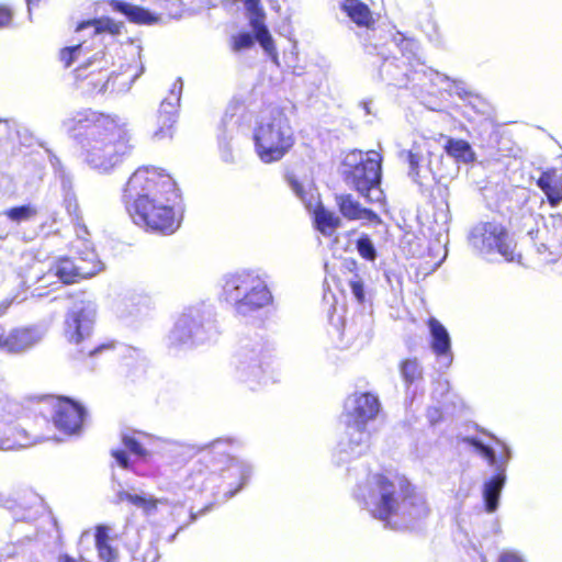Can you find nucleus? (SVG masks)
Wrapping results in <instances>:
<instances>
[{"label":"nucleus","instance_id":"1","mask_svg":"<svg viewBox=\"0 0 562 562\" xmlns=\"http://www.w3.org/2000/svg\"><path fill=\"white\" fill-rule=\"evenodd\" d=\"M63 127L77 142L83 162L100 175L112 173L135 148L128 122L115 114L86 109L66 117Z\"/></svg>","mask_w":562,"mask_h":562},{"label":"nucleus","instance_id":"2","mask_svg":"<svg viewBox=\"0 0 562 562\" xmlns=\"http://www.w3.org/2000/svg\"><path fill=\"white\" fill-rule=\"evenodd\" d=\"M179 198L175 180L154 166L137 168L123 191V202L133 222L164 235L175 233L180 226L175 212Z\"/></svg>","mask_w":562,"mask_h":562},{"label":"nucleus","instance_id":"3","mask_svg":"<svg viewBox=\"0 0 562 562\" xmlns=\"http://www.w3.org/2000/svg\"><path fill=\"white\" fill-rule=\"evenodd\" d=\"M355 497L373 517L394 528L413 527L429 513L424 496L402 476L369 475L366 484L356 488Z\"/></svg>","mask_w":562,"mask_h":562},{"label":"nucleus","instance_id":"4","mask_svg":"<svg viewBox=\"0 0 562 562\" xmlns=\"http://www.w3.org/2000/svg\"><path fill=\"white\" fill-rule=\"evenodd\" d=\"M222 297L240 316H250L272 304L265 277L254 269H238L221 279Z\"/></svg>","mask_w":562,"mask_h":562},{"label":"nucleus","instance_id":"5","mask_svg":"<svg viewBox=\"0 0 562 562\" xmlns=\"http://www.w3.org/2000/svg\"><path fill=\"white\" fill-rule=\"evenodd\" d=\"M228 443L224 440H215L210 443V451L204 457L209 459L210 453L218 454V460L213 463V468L209 470L207 467L199 463L195 464L184 482L186 488L207 491L213 488V483L218 476L228 481L229 488L225 492L226 498L233 497L248 481L252 473V468L246 461L231 457L227 451Z\"/></svg>","mask_w":562,"mask_h":562},{"label":"nucleus","instance_id":"6","mask_svg":"<svg viewBox=\"0 0 562 562\" xmlns=\"http://www.w3.org/2000/svg\"><path fill=\"white\" fill-rule=\"evenodd\" d=\"M254 140L256 151L263 162H274L284 157L294 144V133L281 109L272 108L262 113Z\"/></svg>","mask_w":562,"mask_h":562},{"label":"nucleus","instance_id":"7","mask_svg":"<svg viewBox=\"0 0 562 562\" xmlns=\"http://www.w3.org/2000/svg\"><path fill=\"white\" fill-rule=\"evenodd\" d=\"M381 161L382 157L375 150L367 153L352 150L342 161L346 183L369 202H379L383 198L380 189Z\"/></svg>","mask_w":562,"mask_h":562},{"label":"nucleus","instance_id":"8","mask_svg":"<svg viewBox=\"0 0 562 562\" xmlns=\"http://www.w3.org/2000/svg\"><path fill=\"white\" fill-rule=\"evenodd\" d=\"M218 329L210 308L189 307L176 321L167 336L169 349L189 348L216 339Z\"/></svg>","mask_w":562,"mask_h":562},{"label":"nucleus","instance_id":"9","mask_svg":"<svg viewBox=\"0 0 562 562\" xmlns=\"http://www.w3.org/2000/svg\"><path fill=\"white\" fill-rule=\"evenodd\" d=\"M232 367L235 381L250 391H256L270 381L269 357L260 340H240Z\"/></svg>","mask_w":562,"mask_h":562},{"label":"nucleus","instance_id":"10","mask_svg":"<svg viewBox=\"0 0 562 562\" xmlns=\"http://www.w3.org/2000/svg\"><path fill=\"white\" fill-rule=\"evenodd\" d=\"M75 257H59L50 266L43 280L50 276L57 277L64 284L76 283L82 279H88L103 269V263L99 260L97 252L87 239H78L74 243Z\"/></svg>","mask_w":562,"mask_h":562},{"label":"nucleus","instance_id":"11","mask_svg":"<svg viewBox=\"0 0 562 562\" xmlns=\"http://www.w3.org/2000/svg\"><path fill=\"white\" fill-rule=\"evenodd\" d=\"M465 441L487 461V464L494 471V474L483 484L485 510L494 513L498 508L501 493L507 480L506 471L512 459V450L506 443L501 442L502 452L497 456L493 448L477 438H467Z\"/></svg>","mask_w":562,"mask_h":562},{"label":"nucleus","instance_id":"12","mask_svg":"<svg viewBox=\"0 0 562 562\" xmlns=\"http://www.w3.org/2000/svg\"><path fill=\"white\" fill-rule=\"evenodd\" d=\"M122 23H116L111 19H93L81 22L76 29L77 44L65 47L60 52V59L65 67H70L80 57H86L92 49L101 47L104 33L110 35L120 34Z\"/></svg>","mask_w":562,"mask_h":562},{"label":"nucleus","instance_id":"13","mask_svg":"<svg viewBox=\"0 0 562 562\" xmlns=\"http://www.w3.org/2000/svg\"><path fill=\"white\" fill-rule=\"evenodd\" d=\"M398 66L393 61L384 60L381 67V74L386 75L392 80V83L397 87H408V83L415 86L426 87L427 83L430 86H437L440 83H449V88L461 99L470 97L472 93L469 90L468 85L460 79H451L447 75L440 74L431 68H427L423 64H418V68L409 69L404 72L401 77L397 74Z\"/></svg>","mask_w":562,"mask_h":562},{"label":"nucleus","instance_id":"14","mask_svg":"<svg viewBox=\"0 0 562 562\" xmlns=\"http://www.w3.org/2000/svg\"><path fill=\"white\" fill-rule=\"evenodd\" d=\"M469 241L482 255L499 254L506 261L516 260L513 241L505 228L496 222L476 224L471 229Z\"/></svg>","mask_w":562,"mask_h":562},{"label":"nucleus","instance_id":"15","mask_svg":"<svg viewBox=\"0 0 562 562\" xmlns=\"http://www.w3.org/2000/svg\"><path fill=\"white\" fill-rule=\"evenodd\" d=\"M95 312V304L90 300H80L74 303L65 321V334L70 342L80 345L90 337Z\"/></svg>","mask_w":562,"mask_h":562},{"label":"nucleus","instance_id":"16","mask_svg":"<svg viewBox=\"0 0 562 562\" xmlns=\"http://www.w3.org/2000/svg\"><path fill=\"white\" fill-rule=\"evenodd\" d=\"M370 432L366 426L346 420V430L336 448L338 463H345L367 453L370 448Z\"/></svg>","mask_w":562,"mask_h":562},{"label":"nucleus","instance_id":"17","mask_svg":"<svg viewBox=\"0 0 562 562\" xmlns=\"http://www.w3.org/2000/svg\"><path fill=\"white\" fill-rule=\"evenodd\" d=\"M182 88V79L178 78L172 83L168 95L161 101L157 116L158 128L153 134L154 139L160 140L172 136L173 125L178 116Z\"/></svg>","mask_w":562,"mask_h":562},{"label":"nucleus","instance_id":"18","mask_svg":"<svg viewBox=\"0 0 562 562\" xmlns=\"http://www.w3.org/2000/svg\"><path fill=\"white\" fill-rule=\"evenodd\" d=\"M53 407L56 428L67 435L77 434L81 429L86 412L80 404L69 398H58Z\"/></svg>","mask_w":562,"mask_h":562},{"label":"nucleus","instance_id":"19","mask_svg":"<svg viewBox=\"0 0 562 562\" xmlns=\"http://www.w3.org/2000/svg\"><path fill=\"white\" fill-rule=\"evenodd\" d=\"M240 106L229 108L221 120L217 128V140L221 157L224 161H233L234 142L240 130V115L238 111Z\"/></svg>","mask_w":562,"mask_h":562},{"label":"nucleus","instance_id":"20","mask_svg":"<svg viewBox=\"0 0 562 562\" xmlns=\"http://www.w3.org/2000/svg\"><path fill=\"white\" fill-rule=\"evenodd\" d=\"M380 408V401L374 394L369 392L356 394L346 404V420L367 427V424L376 417Z\"/></svg>","mask_w":562,"mask_h":562},{"label":"nucleus","instance_id":"21","mask_svg":"<svg viewBox=\"0 0 562 562\" xmlns=\"http://www.w3.org/2000/svg\"><path fill=\"white\" fill-rule=\"evenodd\" d=\"M44 334L45 331L38 326L15 328L2 338L3 348L11 353L26 352L43 339Z\"/></svg>","mask_w":562,"mask_h":562},{"label":"nucleus","instance_id":"22","mask_svg":"<svg viewBox=\"0 0 562 562\" xmlns=\"http://www.w3.org/2000/svg\"><path fill=\"white\" fill-rule=\"evenodd\" d=\"M430 348L438 360L447 368L452 363L451 338L447 328L435 317L428 321Z\"/></svg>","mask_w":562,"mask_h":562},{"label":"nucleus","instance_id":"23","mask_svg":"<svg viewBox=\"0 0 562 562\" xmlns=\"http://www.w3.org/2000/svg\"><path fill=\"white\" fill-rule=\"evenodd\" d=\"M336 204L340 214L349 221H361L363 224H381L380 216L371 209L364 207L351 194H337Z\"/></svg>","mask_w":562,"mask_h":562},{"label":"nucleus","instance_id":"24","mask_svg":"<svg viewBox=\"0 0 562 562\" xmlns=\"http://www.w3.org/2000/svg\"><path fill=\"white\" fill-rule=\"evenodd\" d=\"M110 7L113 11L123 14L128 21L133 23L153 24L158 21V16L150 11L121 0H112L110 2Z\"/></svg>","mask_w":562,"mask_h":562},{"label":"nucleus","instance_id":"25","mask_svg":"<svg viewBox=\"0 0 562 562\" xmlns=\"http://www.w3.org/2000/svg\"><path fill=\"white\" fill-rule=\"evenodd\" d=\"M144 67H140V70L134 75L119 74L115 76H110L105 81L102 82H93L89 81V85L93 86V90H97L99 93H105L109 89L113 92H127L135 80L143 74Z\"/></svg>","mask_w":562,"mask_h":562},{"label":"nucleus","instance_id":"26","mask_svg":"<svg viewBox=\"0 0 562 562\" xmlns=\"http://www.w3.org/2000/svg\"><path fill=\"white\" fill-rule=\"evenodd\" d=\"M406 159L409 165L408 176L412 180L423 189L426 184L425 180L431 175L429 162L425 165L426 158L415 148L406 153Z\"/></svg>","mask_w":562,"mask_h":562},{"label":"nucleus","instance_id":"27","mask_svg":"<svg viewBox=\"0 0 562 562\" xmlns=\"http://www.w3.org/2000/svg\"><path fill=\"white\" fill-rule=\"evenodd\" d=\"M340 7L357 25L369 29L373 23L372 13L366 3L359 0H351L349 2H342Z\"/></svg>","mask_w":562,"mask_h":562},{"label":"nucleus","instance_id":"28","mask_svg":"<svg viewBox=\"0 0 562 562\" xmlns=\"http://www.w3.org/2000/svg\"><path fill=\"white\" fill-rule=\"evenodd\" d=\"M314 221L317 231L324 236L330 237L335 234L336 229L341 225V220L334 212L319 206L315 210Z\"/></svg>","mask_w":562,"mask_h":562},{"label":"nucleus","instance_id":"29","mask_svg":"<svg viewBox=\"0 0 562 562\" xmlns=\"http://www.w3.org/2000/svg\"><path fill=\"white\" fill-rule=\"evenodd\" d=\"M446 153L460 162H471L475 158V154L467 140L449 138L445 144Z\"/></svg>","mask_w":562,"mask_h":562},{"label":"nucleus","instance_id":"30","mask_svg":"<svg viewBox=\"0 0 562 562\" xmlns=\"http://www.w3.org/2000/svg\"><path fill=\"white\" fill-rule=\"evenodd\" d=\"M391 43L400 49L402 56L408 61L411 68H413L412 61L416 57V52L418 49L417 42L405 37L401 32H395L392 35Z\"/></svg>","mask_w":562,"mask_h":562},{"label":"nucleus","instance_id":"31","mask_svg":"<svg viewBox=\"0 0 562 562\" xmlns=\"http://www.w3.org/2000/svg\"><path fill=\"white\" fill-rule=\"evenodd\" d=\"M66 209L68 214L71 216V221L76 226L77 239L80 241L81 239H86V235H88V229L86 225L82 223V217L79 212V205L76 199L71 196H67L66 200Z\"/></svg>","mask_w":562,"mask_h":562},{"label":"nucleus","instance_id":"32","mask_svg":"<svg viewBox=\"0 0 562 562\" xmlns=\"http://www.w3.org/2000/svg\"><path fill=\"white\" fill-rule=\"evenodd\" d=\"M5 216L14 223L29 222L37 215V209L31 204L11 207L4 212Z\"/></svg>","mask_w":562,"mask_h":562},{"label":"nucleus","instance_id":"33","mask_svg":"<svg viewBox=\"0 0 562 562\" xmlns=\"http://www.w3.org/2000/svg\"><path fill=\"white\" fill-rule=\"evenodd\" d=\"M400 370L401 375L407 385L418 381L423 375V369L417 359H406L402 361Z\"/></svg>","mask_w":562,"mask_h":562},{"label":"nucleus","instance_id":"34","mask_svg":"<svg viewBox=\"0 0 562 562\" xmlns=\"http://www.w3.org/2000/svg\"><path fill=\"white\" fill-rule=\"evenodd\" d=\"M15 436L18 438L11 439V438H2L0 439V450L10 451V450H16L21 448H25L29 446H32L35 443V441H31L27 438V435L24 430H16Z\"/></svg>","mask_w":562,"mask_h":562},{"label":"nucleus","instance_id":"35","mask_svg":"<svg viewBox=\"0 0 562 562\" xmlns=\"http://www.w3.org/2000/svg\"><path fill=\"white\" fill-rule=\"evenodd\" d=\"M161 501L154 498L153 496H147L146 494H133L131 504L140 508L144 514L153 515L157 510V505Z\"/></svg>","mask_w":562,"mask_h":562},{"label":"nucleus","instance_id":"36","mask_svg":"<svg viewBox=\"0 0 562 562\" xmlns=\"http://www.w3.org/2000/svg\"><path fill=\"white\" fill-rule=\"evenodd\" d=\"M122 443L127 450L140 459H145L148 456V451L144 448L143 441L135 435L123 434Z\"/></svg>","mask_w":562,"mask_h":562},{"label":"nucleus","instance_id":"37","mask_svg":"<svg viewBox=\"0 0 562 562\" xmlns=\"http://www.w3.org/2000/svg\"><path fill=\"white\" fill-rule=\"evenodd\" d=\"M358 252L362 258L373 261L376 258V249L368 235H362L356 243Z\"/></svg>","mask_w":562,"mask_h":562},{"label":"nucleus","instance_id":"38","mask_svg":"<svg viewBox=\"0 0 562 562\" xmlns=\"http://www.w3.org/2000/svg\"><path fill=\"white\" fill-rule=\"evenodd\" d=\"M200 450H202V448L196 445L182 443V442H173L170 445V449H169V451L173 456L180 457L183 460L188 459V458H192Z\"/></svg>","mask_w":562,"mask_h":562},{"label":"nucleus","instance_id":"39","mask_svg":"<svg viewBox=\"0 0 562 562\" xmlns=\"http://www.w3.org/2000/svg\"><path fill=\"white\" fill-rule=\"evenodd\" d=\"M255 38L257 40L256 36L254 37L247 32L235 35L233 37V50L240 52L250 48L255 43Z\"/></svg>","mask_w":562,"mask_h":562},{"label":"nucleus","instance_id":"40","mask_svg":"<svg viewBox=\"0 0 562 562\" xmlns=\"http://www.w3.org/2000/svg\"><path fill=\"white\" fill-rule=\"evenodd\" d=\"M349 286L356 300L359 303H362L364 301V288L361 279L358 276H355L352 279H350Z\"/></svg>","mask_w":562,"mask_h":562},{"label":"nucleus","instance_id":"41","mask_svg":"<svg viewBox=\"0 0 562 562\" xmlns=\"http://www.w3.org/2000/svg\"><path fill=\"white\" fill-rule=\"evenodd\" d=\"M551 206H557L562 201V188L557 183L552 184L550 189L543 192Z\"/></svg>","mask_w":562,"mask_h":562},{"label":"nucleus","instance_id":"42","mask_svg":"<svg viewBox=\"0 0 562 562\" xmlns=\"http://www.w3.org/2000/svg\"><path fill=\"white\" fill-rule=\"evenodd\" d=\"M99 555L105 562H111L116 558L114 549L109 543H102L97 546Z\"/></svg>","mask_w":562,"mask_h":562},{"label":"nucleus","instance_id":"43","mask_svg":"<svg viewBox=\"0 0 562 562\" xmlns=\"http://www.w3.org/2000/svg\"><path fill=\"white\" fill-rule=\"evenodd\" d=\"M19 554V547L14 543L7 544L0 550V562H7Z\"/></svg>","mask_w":562,"mask_h":562},{"label":"nucleus","instance_id":"44","mask_svg":"<svg viewBox=\"0 0 562 562\" xmlns=\"http://www.w3.org/2000/svg\"><path fill=\"white\" fill-rule=\"evenodd\" d=\"M112 344H101L98 346H94L92 348H86L85 346L80 349V352H87L90 357H95L99 353L103 352L104 350L112 349Z\"/></svg>","mask_w":562,"mask_h":562},{"label":"nucleus","instance_id":"45","mask_svg":"<svg viewBox=\"0 0 562 562\" xmlns=\"http://www.w3.org/2000/svg\"><path fill=\"white\" fill-rule=\"evenodd\" d=\"M554 184L553 183V178H552V175L550 172H543L539 179L537 180V186L543 191L546 192L548 189H550V187Z\"/></svg>","mask_w":562,"mask_h":562},{"label":"nucleus","instance_id":"46","mask_svg":"<svg viewBox=\"0 0 562 562\" xmlns=\"http://www.w3.org/2000/svg\"><path fill=\"white\" fill-rule=\"evenodd\" d=\"M112 457L115 459L120 467L124 469H127L130 467L128 457L124 450H113Z\"/></svg>","mask_w":562,"mask_h":562},{"label":"nucleus","instance_id":"47","mask_svg":"<svg viewBox=\"0 0 562 562\" xmlns=\"http://www.w3.org/2000/svg\"><path fill=\"white\" fill-rule=\"evenodd\" d=\"M50 164L53 165L55 171L58 172L61 177L63 186L66 187V184L70 182V180L66 178L65 170L61 166L60 160L56 156H53L50 157Z\"/></svg>","mask_w":562,"mask_h":562},{"label":"nucleus","instance_id":"48","mask_svg":"<svg viewBox=\"0 0 562 562\" xmlns=\"http://www.w3.org/2000/svg\"><path fill=\"white\" fill-rule=\"evenodd\" d=\"M102 543H109L108 527L98 526L97 531H95V546L102 544Z\"/></svg>","mask_w":562,"mask_h":562},{"label":"nucleus","instance_id":"49","mask_svg":"<svg viewBox=\"0 0 562 562\" xmlns=\"http://www.w3.org/2000/svg\"><path fill=\"white\" fill-rule=\"evenodd\" d=\"M12 20V12L9 8L0 5V27L7 26Z\"/></svg>","mask_w":562,"mask_h":562},{"label":"nucleus","instance_id":"50","mask_svg":"<svg viewBox=\"0 0 562 562\" xmlns=\"http://www.w3.org/2000/svg\"><path fill=\"white\" fill-rule=\"evenodd\" d=\"M498 562H524L522 558L516 553V552H504Z\"/></svg>","mask_w":562,"mask_h":562},{"label":"nucleus","instance_id":"51","mask_svg":"<svg viewBox=\"0 0 562 562\" xmlns=\"http://www.w3.org/2000/svg\"><path fill=\"white\" fill-rule=\"evenodd\" d=\"M290 187L297 198L303 201L306 199V193L303 187L295 179H290Z\"/></svg>","mask_w":562,"mask_h":562},{"label":"nucleus","instance_id":"52","mask_svg":"<svg viewBox=\"0 0 562 562\" xmlns=\"http://www.w3.org/2000/svg\"><path fill=\"white\" fill-rule=\"evenodd\" d=\"M132 497H133V494L130 493V492L119 491L116 493V498H117L116 502L117 503H121V502H124V501L130 502L132 499Z\"/></svg>","mask_w":562,"mask_h":562},{"label":"nucleus","instance_id":"53","mask_svg":"<svg viewBox=\"0 0 562 562\" xmlns=\"http://www.w3.org/2000/svg\"><path fill=\"white\" fill-rule=\"evenodd\" d=\"M100 56L104 57L105 54L103 50L97 52L92 57H89L87 63L83 64V67L90 66L97 63L100 59Z\"/></svg>","mask_w":562,"mask_h":562},{"label":"nucleus","instance_id":"54","mask_svg":"<svg viewBox=\"0 0 562 562\" xmlns=\"http://www.w3.org/2000/svg\"><path fill=\"white\" fill-rule=\"evenodd\" d=\"M158 554L156 550L149 551L145 557V562H156Z\"/></svg>","mask_w":562,"mask_h":562},{"label":"nucleus","instance_id":"55","mask_svg":"<svg viewBox=\"0 0 562 562\" xmlns=\"http://www.w3.org/2000/svg\"><path fill=\"white\" fill-rule=\"evenodd\" d=\"M370 104H371V102H369V101L361 102V106L363 108V110L366 111L367 114L371 113Z\"/></svg>","mask_w":562,"mask_h":562},{"label":"nucleus","instance_id":"56","mask_svg":"<svg viewBox=\"0 0 562 562\" xmlns=\"http://www.w3.org/2000/svg\"><path fill=\"white\" fill-rule=\"evenodd\" d=\"M59 562H77V561L75 559H72L71 557L65 554L59 558Z\"/></svg>","mask_w":562,"mask_h":562},{"label":"nucleus","instance_id":"57","mask_svg":"<svg viewBox=\"0 0 562 562\" xmlns=\"http://www.w3.org/2000/svg\"><path fill=\"white\" fill-rule=\"evenodd\" d=\"M428 414H429V418L431 419V423H434V420H435V415H437V414H438V412H437L436 409L434 411V413H432L431 411H429V413H428Z\"/></svg>","mask_w":562,"mask_h":562},{"label":"nucleus","instance_id":"58","mask_svg":"<svg viewBox=\"0 0 562 562\" xmlns=\"http://www.w3.org/2000/svg\"><path fill=\"white\" fill-rule=\"evenodd\" d=\"M191 521H194L196 519V514L191 513L190 514Z\"/></svg>","mask_w":562,"mask_h":562},{"label":"nucleus","instance_id":"59","mask_svg":"<svg viewBox=\"0 0 562 562\" xmlns=\"http://www.w3.org/2000/svg\"><path fill=\"white\" fill-rule=\"evenodd\" d=\"M140 436H142L143 439H146V440L150 439V437L148 435L142 434Z\"/></svg>","mask_w":562,"mask_h":562},{"label":"nucleus","instance_id":"60","mask_svg":"<svg viewBox=\"0 0 562 562\" xmlns=\"http://www.w3.org/2000/svg\"><path fill=\"white\" fill-rule=\"evenodd\" d=\"M2 338H3V335L0 333V346H2V347H3Z\"/></svg>","mask_w":562,"mask_h":562},{"label":"nucleus","instance_id":"61","mask_svg":"<svg viewBox=\"0 0 562 562\" xmlns=\"http://www.w3.org/2000/svg\"><path fill=\"white\" fill-rule=\"evenodd\" d=\"M34 0H26L27 5L30 7L33 3Z\"/></svg>","mask_w":562,"mask_h":562}]
</instances>
